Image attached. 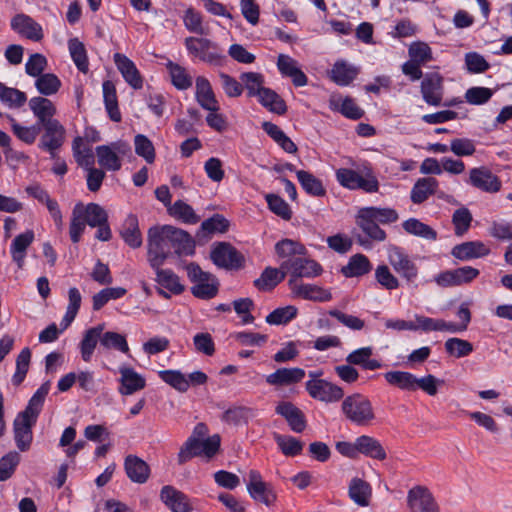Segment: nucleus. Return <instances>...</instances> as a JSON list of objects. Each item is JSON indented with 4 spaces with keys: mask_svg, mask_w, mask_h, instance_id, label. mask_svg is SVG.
I'll list each match as a JSON object with an SVG mask.
<instances>
[{
    "mask_svg": "<svg viewBox=\"0 0 512 512\" xmlns=\"http://www.w3.org/2000/svg\"><path fill=\"white\" fill-rule=\"evenodd\" d=\"M188 53L212 65H220L224 59L218 45L208 38L187 37L184 40Z\"/></svg>",
    "mask_w": 512,
    "mask_h": 512,
    "instance_id": "nucleus-6",
    "label": "nucleus"
},
{
    "mask_svg": "<svg viewBox=\"0 0 512 512\" xmlns=\"http://www.w3.org/2000/svg\"><path fill=\"white\" fill-rule=\"evenodd\" d=\"M285 276L286 271L281 268L266 267L260 277L254 280V286L259 291H270L282 282Z\"/></svg>",
    "mask_w": 512,
    "mask_h": 512,
    "instance_id": "nucleus-37",
    "label": "nucleus"
},
{
    "mask_svg": "<svg viewBox=\"0 0 512 512\" xmlns=\"http://www.w3.org/2000/svg\"><path fill=\"white\" fill-rule=\"evenodd\" d=\"M305 377V371L302 368H279L275 372L266 376L265 381L271 386H290L299 383Z\"/></svg>",
    "mask_w": 512,
    "mask_h": 512,
    "instance_id": "nucleus-20",
    "label": "nucleus"
},
{
    "mask_svg": "<svg viewBox=\"0 0 512 512\" xmlns=\"http://www.w3.org/2000/svg\"><path fill=\"white\" fill-rule=\"evenodd\" d=\"M73 155L81 167L91 168L94 165V154L91 147L85 145L83 138L77 137L72 144Z\"/></svg>",
    "mask_w": 512,
    "mask_h": 512,
    "instance_id": "nucleus-51",
    "label": "nucleus"
},
{
    "mask_svg": "<svg viewBox=\"0 0 512 512\" xmlns=\"http://www.w3.org/2000/svg\"><path fill=\"white\" fill-rule=\"evenodd\" d=\"M438 181L432 177L420 178L416 181L411 190V201L421 204L436 193Z\"/></svg>",
    "mask_w": 512,
    "mask_h": 512,
    "instance_id": "nucleus-36",
    "label": "nucleus"
},
{
    "mask_svg": "<svg viewBox=\"0 0 512 512\" xmlns=\"http://www.w3.org/2000/svg\"><path fill=\"white\" fill-rule=\"evenodd\" d=\"M280 268L290 275L289 280L295 281H301V278H315L323 272L318 262L304 256L284 260Z\"/></svg>",
    "mask_w": 512,
    "mask_h": 512,
    "instance_id": "nucleus-9",
    "label": "nucleus"
},
{
    "mask_svg": "<svg viewBox=\"0 0 512 512\" xmlns=\"http://www.w3.org/2000/svg\"><path fill=\"white\" fill-rule=\"evenodd\" d=\"M156 271V281L160 286L174 294H181L184 286L180 283L179 277L170 269H154Z\"/></svg>",
    "mask_w": 512,
    "mask_h": 512,
    "instance_id": "nucleus-50",
    "label": "nucleus"
},
{
    "mask_svg": "<svg viewBox=\"0 0 512 512\" xmlns=\"http://www.w3.org/2000/svg\"><path fill=\"white\" fill-rule=\"evenodd\" d=\"M288 286L295 297L304 300L327 302L332 299V294L329 290L315 284H307L303 283L302 281L288 280Z\"/></svg>",
    "mask_w": 512,
    "mask_h": 512,
    "instance_id": "nucleus-17",
    "label": "nucleus"
},
{
    "mask_svg": "<svg viewBox=\"0 0 512 512\" xmlns=\"http://www.w3.org/2000/svg\"><path fill=\"white\" fill-rule=\"evenodd\" d=\"M490 249L481 241H468L453 247L451 254L459 260H470L488 255Z\"/></svg>",
    "mask_w": 512,
    "mask_h": 512,
    "instance_id": "nucleus-31",
    "label": "nucleus"
},
{
    "mask_svg": "<svg viewBox=\"0 0 512 512\" xmlns=\"http://www.w3.org/2000/svg\"><path fill=\"white\" fill-rule=\"evenodd\" d=\"M166 67L169 71L172 84L179 90H187L192 86V77L183 66L168 61Z\"/></svg>",
    "mask_w": 512,
    "mask_h": 512,
    "instance_id": "nucleus-49",
    "label": "nucleus"
},
{
    "mask_svg": "<svg viewBox=\"0 0 512 512\" xmlns=\"http://www.w3.org/2000/svg\"><path fill=\"white\" fill-rule=\"evenodd\" d=\"M31 360V351L29 348H24L21 350V352L18 354L16 358V371L14 375L12 376V383L15 386L20 385L29 370Z\"/></svg>",
    "mask_w": 512,
    "mask_h": 512,
    "instance_id": "nucleus-61",
    "label": "nucleus"
},
{
    "mask_svg": "<svg viewBox=\"0 0 512 512\" xmlns=\"http://www.w3.org/2000/svg\"><path fill=\"white\" fill-rule=\"evenodd\" d=\"M402 227L406 233L416 237L429 241H434L437 238V232L432 227L416 218H409L404 221Z\"/></svg>",
    "mask_w": 512,
    "mask_h": 512,
    "instance_id": "nucleus-47",
    "label": "nucleus"
},
{
    "mask_svg": "<svg viewBox=\"0 0 512 512\" xmlns=\"http://www.w3.org/2000/svg\"><path fill=\"white\" fill-rule=\"evenodd\" d=\"M159 377L179 392H186L189 388V380L178 370H163Z\"/></svg>",
    "mask_w": 512,
    "mask_h": 512,
    "instance_id": "nucleus-63",
    "label": "nucleus"
},
{
    "mask_svg": "<svg viewBox=\"0 0 512 512\" xmlns=\"http://www.w3.org/2000/svg\"><path fill=\"white\" fill-rule=\"evenodd\" d=\"M196 100L198 104L205 110L218 111L219 103L215 97L209 80L203 76L196 78Z\"/></svg>",
    "mask_w": 512,
    "mask_h": 512,
    "instance_id": "nucleus-24",
    "label": "nucleus"
},
{
    "mask_svg": "<svg viewBox=\"0 0 512 512\" xmlns=\"http://www.w3.org/2000/svg\"><path fill=\"white\" fill-rule=\"evenodd\" d=\"M372 269V264L370 263L367 256L363 254H355L350 257L347 265L343 266L341 272L346 277H359L369 273Z\"/></svg>",
    "mask_w": 512,
    "mask_h": 512,
    "instance_id": "nucleus-38",
    "label": "nucleus"
},
{
    "mask_svg": "<svg viewBox=\"0 0 512 512\" xmlns=\"http://www.w3.org/2000/svg\"><path fill=\"white\" fill-rule=\"evenodd\" d=\"M469 183L486 193H497L502 187L499 177L486 167L472 168L469 172Z\"/></svg>",
    "mask_w": 512,
    "mask_h": 512,
    "instance_id": "nucleus-16",
    "label": "nucleus"
},
{
    "mask_svg": "<svg viewBox=\"0 0 512 512\" xmlns=\"http://www.w3.org/2000/svg\"><path fill=\"white\" fill-rule=\"evenodd\" d=\"M407 504L412 512H439L432 494L424 486H415L408 491Z\"/></svg>",
    "mask_w": 512,
    "mask_h": 512,
    "instance_id": "nucleus-15",
    "label": "nucleus"
},
{
    "mask_svg": "<svg viewBox=\"0 0 512 512\" xmlns=\"http://www.w3.org/2000/svg\"><path fill=\"white\" fill-rule=\"evenodd\" d=\"M388 261L394 271L406 282L414 283L417 280L418 267L401 248L390 246L388 248Z\"/></svg>",
    "mask_w": 512,
    "mask_h": 512,
    "instance_id": "nucleus-11",
    "label": "nucleus"
},
{
    "mask_svg": "<svg viewBox=\"0 0 512 512\" xmlns=\"http://www.w3.org/2000/svg\"><path fill=\"white\" fill-rule=\"evenodd\" d=\"M124 467L128 478L134 483L143 484L149 478L148 464L135 455H128L125 458Z\"/></svg>",
    "mask_w": 512,
    "mask_h": 512,
    "instance_id": "nucleus-29",
    "label": "nucleus"
},
{
    "mask_svg": "<svg viewBox=\"0 0 512 512\" xmlns=\"http://www.w3.org/2000/svg\"><path fill=\"white\" fill-rule=\"evenodd\" d=\"M129 151L130 146L122 141L100 145L95 149L98 164L109 171H118L121 168L120 155H125Z\"/></svg>",
    "mask_w": 512,
    "mask_h": 512,
    "instance_id": "nucleus-12",
    "label": "nucleus"
},
{
    "mask_svg": "<svg viewBox=\"0 0 512 512\" xmlns=\"http://www.w3.org/2000/svg\"><path fill=\"white\" fill-rule=\"evenodd\" d=\"M336 179L340 185L352 190L362 189L365 192L373 193L377 192L379 188L378 180L373 175L363 177L358 172L347 168L338 169Z\"/></svg>",
    "mask_w": 512,
    "mask_h": 512,
    "instance_id": "nucleus-13",
    "label": "nucleus"
},
{
    "mask_svg": "<svg viewBox=\"0 0 512 512\" xmlns=\"http://www.w3.org/2000/svg\"><path fill=\"white\" fill-rule=\"evenodd\" d=\"M187 276L194 285L191 293L199 299H211L217 295L219 283L209 272L203 271L196 263L186 266Z\"/></svg>",
    "mask_w": 512,
    "mask_h": 512,
    "instance_id": "nucleus-4",
    "label": "nucleus"
},
{
    "mask_svg": "<svg viewBox=\"0 0 512 512\" xmlns=\"http://www.w3.org/2000/svg\"><path fill=\"white\" fill-rule=\"evenodd\" d=\"M257 98L262 106L273 113L283 115L287 111L285 101L270 88H264Z\"/></svg>",
    "mask_w": 512,
    "mask_h": 512,
    "instance_id": "nucleus-43",
    "label": "nucleus"
},
{
    "mask_svg": "<svg viewBox=\"0 0 512 512\" xmlns=\"http://www.w3.org/2000/svg\"><path fill=\"white\" fill-rule=\"evenodd\" d=\"M84 207L85 209H83V217L89 226L96 227L97 225L107 222L108 215L104 208H102L99 204L89 203Z\"/></svg>",
    "mask_w": 512,
    "mask_h": 512,
    "instance_id": "nucleus-64",
    "label": "nucleus"
},
{
    "mask_svg": "<svg viewBox=\"0 0 512 512\" xmlns=\"http://www.w3.org/2000/svg\"><path fill=\"white\" fill-rule=\"evenodd\" d=\"M275 252L285 260L305 256L307 250L303 244L292 239H283L276 243Z\"/></svg>",
    "mask_w": 512,
    "mask_h": 512,
    "instance_id": "nucleus-46",
    "label": "nucleus"
},
{
    "mask_svg": "<svg viewBox=\"0 0 512 512\" xmlns=\"http://www.w3.org/2000/svg\"><path fill=\"white\" fill-rule=\"evenodd\" d=\"M408 54L411 61L425 65L433 59L432 50L425 42L417 41L410 44Z\"/></svg>",
    "mask_w": 512,
    "mask_h": 512,
    "instance_id": "nucleus-57",
    "label": "nucleus"
},
{
    "mask_svg": "<svg viewBox=\"0 0 512 512\" xmlns=\"http://www.w3.org/2000/svg\"><path fill=\"white\" fill-rule=\"evenodd\" d=\"M246 487L249 496L254 501L266 507L273 506L277 501V494L274 487L270 483L265 482L257 470L249 471L246 479Z\"/></svg>",
    "mask_w": 512,
    "mask_h": 512,
    "instance_id": "nucleus-8",
    "label": "nucleus"
},
{
    "mask_svg": "<svg viewBox=\"0 0 512 512\" xmlns=\"http://www.w3.org/2000/svg\"><path fill=\"white\" fill-rule=\"evenodd\" d=\"M50 390V382L43 383L30 398L26 408L17 414L13 422V435L17 448L21 452L30 449L33 432L38 416L42 410L44 400Z\"/></svg>",
    "mask_w": 512,
    "mask_h": 512,
    "instance_id": "nucleus-1",
    "label": "nucleus"
},
{
    "mask_svg": "<svg viewBox=\"0 0 512 512\" xmlns=\"http://www.w3.org/2000/svg\"><path fill=\"white\" fill-rule=\"evenodd\" d=\"M100 345L103 349H115L125 354L129 352L126 337L117 332H101Z\"/></svg>",
    "mask_w": 512,
    "mask_h": 512,
    "instance_id": "nucleus-54",
    "label": "nucleus"
},
{
    "mask_svg": "<svg viewBox=\"0 0 512 512\" xmlns=\"http://www.w3.org/2000/svg\"><path fill=\"white\" fill-rule=\"evenodd\" d=\"M348 493L354 503L366 507L370 503L372 489L368 482L356 477L350 481Z\"/></svg>",
    "mask_w": 512,
    "mask_h": 512,
    "instance_id": "nucleus-35",
    "label": "nucleus"
},
{
    "mask_svg": "<svg viewBox=\"0 0 512 512\" xmlns=\"http://www.w3.org/2000/svg\"><path fill=\"white\" fill-rule=\"evenodd\" d=\"M114 62L125 81L134 89H141L143 79L139 70L127 56L121 53L114 54Z\"/></svg>",
    "mask_w": 512,
    "mask_h": 512,
    "instance_id": "nucleus-21",
    "label": "nucleus"
},
{
    "mask_svg": "<svg viewBox=\"0 0 512 512\" xmlns=\"http://www.w3.org/2000/svg\"><path fill=\"white\" fill-rule=\"evenodd\" d=\"M102 88L105 107L110 119L114 122H120L121 113L118 109L117 95L114 84L111 81H105L102 85Z\"/></svg>",
    "mask_w": 512,
    "mask_h": 512,
    "instance_id": "nucleus-48",
    "label": "nucleus"
},
{
    "mask_svg": "<svg viewBox=\"0 0 512 512\" xmlns=\"http://www.w3.org/2000/svg\"><path fill=\"white\" fill-rule=\"evenodd\" d=\"M34 238V232L32 230H26L17 235L11 243L10 254L19 269H23L25 265L27 249L33 243Z\"/></svg>",
    "mask_w": 512,
    "mask_h": 512,
    "instance_id": "nucleus-25",
    "label": "nucleus"
},
{
    "mask_svg": "<svg viewBox=\"0 0 512 512\" xmlns=\"http://www.w3.org/2000/svg\"><path fill=\"white\" fill-rule=\"evenodd\" d=\"M277 67L282 75L292 79L295 86L302 87L307 84L306 75L300 70L298 62L292 57L280 54L277 59Z\"/></svg>",
    "mask_w": 512,
    "mask_h": 512,
    "instance_id": "nucleus-26",
    "label": "nucleus"
},
{
    "mask_svg": "<svg viewBox=\"0 0 512 512\" xmlns=\"http://www.w3.org/2000/svg\"><path fill=\"white\" fill-rule=\"evenodd\" d=\"M135 153L144 158L149 164L155 161V148L151 140L143 134H137L134 138Z\"/></svg>",
    "mask_w": 512,
    "mask_h": 512,
    "instance_id": "nucleus-62",
    "label": "nucleus"
},
{
    "mask_svg": "<svg viewBox=\"0 0 512 512\" xmlns=\"http://www.w3.org/2000/svg\"><path fill=\"white\" fill-rule=\"evenodd\" d=\"M356 448L358 449V454L361 453L377 460H384L386 458V452L381 443L371 436L362 435L356 438Z\"/></svg>",
    "mask_w": 512,
    "mask_h": 512,
    "instance_id": "nucleus-34",
    "label": "nucleus"
},
{
    "mask_svg": "<svg viewBox=\"0 0 512 512\" xmlns=\"http://www.w3.org/2000/svg\"><path fill=\"white\" fill-rule=\"evenodd\" d=\"M341 411L345 418L357 426H371L376 420L372 402L364 395L355 393L344 398Z\"/></svg>",
    "mask_w": 512,
    "mask_h": 512,
    "instance_id": "nucleus-3",
    "label": "nucleus"
},
{
    "mask_svg": "<svg viewBox=\"0 0 512 512\" xmlns=\"http://www.w3.org/2000/svg\"><path fill=\"white\" fill-rule=\"evenodd\" d=\"M35 86L40 94L50 96L58 92L61 81L55 74L45 73L37 77Z\"/></svg>",
    "mask_w": 512,
    "mask_h": 512,
    "instance_id": "nucleus-56",
    "label": "nucleus"
},
{
    "mask_svg": "<svg viewBox=\"0 0 512 512\" xmlns=\"http://www.w3.org/2000/svg\"><path fill=\"white\" fill-rule=\"evenodd\" d=\"M444 93L443 77L436 72L427 73L421 82L423 100L431 106L442 104Z\"/></svg>",
    "mask_w": 512,
    "mask_h": 512,
    "instance_id": "nucleus-14",
    "label": "nucleus"
},
{
    "mask_svg": "<svg viewBox=\"0 0 512 512\" xmlns=\"http://www.w3.org/2000/svg\"><path fill=\"white\" fill-rule=\"evenodd\" d=\"M160 498L172 512H191L192 508L187 496L172 486H164Z\"/></svg>",
    "mask_w": 512,
    "mask_h": 512,
    "instance_id": "nucleus-23",
    "label": "nucleus"
},
{
    "mask_svg": "<svg viewBox=\"0 0 512 512\" xmlns=\"http://www.w3.org/2000/svg\"><path fill=\"white\" fill-rule=\"evenodd\" d=\"M29 108L40 125L57 120L53 118L56 114V107L48 98L42 96L31 98L29 100Z\"/></svg>",
    "mask_w": 512,
    "mask_h": 512,
    "instance_id": "nucleus-27",
    "label": "nucleus"
},
{
    "mask_svg": "<svg viewBox=\"0 0 512 512\" xmlns=\"http://www.w3.org/2000/svg\"><path fill=\"white\" fill-rule=\"evenodd\" d=\"M262 128L285 152H297L295 143L276 124L266 121L262 123Z\"/></svg>",
    "mask_w": 512,
    "mask_h": 512,
    "instance_id": "nucleus-42",
    "label": "nucleus"
},
{
    "mask_svg": "<svg viewBox=\"0 0 512 512\" xmlns=\"http://www.w3.org/2000/svg\"><path fill=\"white\" fill-rule=\"evenodd\" d=\"M11 128L13 133L26 144H33L38 137L41 126L40 124H34L31 126H22L14 118H10Z\"/></svg>",
    "mask_w": 512,
    "mask_h": 512,
    "instance_id": "nucleus-55",
    "label": "nucleus"
},
{
    "mask_svg": "<svg viewBox=\"0 0 512 512\" xmlns=\"http://www.w3.org/2000/svg\"><path fill=\"white\" fill-rule=\"evenodd\" d=\"M171 244L166 238L165 226L152 227L148 231V262L153 269L164 264L170 254Z\"/></svg>",
    "mask_w": 512,
    "mask_h": 512,
    "instance_id": "nucleus-5",
    "label": "nucleus"
},
{
    "mask_svg": "<svg viewBox=\"0 0 512 512\" xmlns=\"http://www.w3.org/2000/svg\"><path fill=\"white\" fill-rule=\"evenodd\" d=\"M444 346L446 352L455 358L466 357L473 351V345L469 341L461 338H449L446 340Z\"/></svg>",
    "mask_w": 512,
    "mask_h": 512,
    "instance_id": "nucleus-59",
    "label": "nucleus"
},
{
    "mask_svg": "<svg viewBox=\"0 0 512 512\" xmlns=\"http://www.w3.org/2000/svg\"><path fill=\"white\" fill-rule=\"evenodd\" d=\"M208 427L204 423H198L191 435L180 447L177 454V462L183 465L193 457L204 456L207 460L212 459L219 451L221 438L218 434L206 437Z\"/></svg>",
    "mask_w": 512,
    "mask_h": 512,
    "instance_id": "nucleus-2",
    "label": "nucleus"
},
{
    "mask_svg": "<svg viewBox=\"0 0 512 512\" xmlns=\"http://www.w3.org/2000/svg\"><path fill=\"white\" fill-rule=\"evenodd\" d=\"M43 129L38 147L50 154V157L56 159L57 151L61 148L65 141L66 129L58 121L47 122L40 125Z\"/></svg>",
    "mask_w": 512,
    "mask_h": 512,
    "instance_id": "nucleus-10",
    "label": "nucleus"
},
{
    "mask_svg": "<svg viewBox=\"0 0 512 512\" xmlns=\"http://www.w3.org/2000/svg\"><path fill=\"white\" fill-rule=\"evenodd\" d=\"M287 421L289 427L297 433L306 428V419L303 412L291 402H280L275 409Z\"/></svg>",
    "mask_w": 512,
    "mask_h": 512,
    "instance_id": "nucleus-22",
    "label": "nucleus"
},
{
    "mask_svg": "<svg viewBox=\"0 0 512 512\" xmlns=\"http://www.w3.org/2000/svg\"><path fill=\"white\" fill-rule=\"evenodd\" d=\"M71 57L77 68L86 73L88 71V60L86 50L82 42L77 38L70 39L68 42Z\"/></svg>",
    "mask_w": 512,
    "mask_h": 512,
    "instance_id": "nucleus-60",
    "label": "nucleus"
},
{
    "mask_svg": "<svg viewBox=\"0 0 512 512\" xmlns=\"http://www.w3.org/2000/svg\"><path fill=\"white\" fill-rule=\"evenodd\" d=\"M297 179L304 191L315 197H322L326 194L322 181L308 171H296Z\"/></svg>",
    "mask_w": 512,
    "mask_h": 512,
    "instance_id": "nucleus-45",
    "label": "nucleus"
},
{
    "mask_svg": "<svg viewBox=\"0 0 512 512\" xmlns=\"http://www.w3.org/2000/svg\"><path fill=\"white\" fill-rule=\"evenodd\" d=\"M83 207V204L78 203L74 206L72 212V220L70 224V237L72 242L74 243L79 242L81 235L84 232L85 226L87 224L83 217Z\"/></svg>",
    "mask_w": 512,
    "mask_h": 512,
    "instance_id": "nucleus-58",
    "label": "nucleus"
},
{
    "mask_svg": "<svg viewBox=\"0 0 512 512\" xmlns=\"http://www.w3.org/2000/svg\"><path fill=\"white\" fill-rule=\"evenodd\" d=\"M168 213L187 224H196L200 218L195 213L194 209L182 200H177L168 208Z\"/></svg>",
    "mask_w": 512,
    "mask_h": 512,
    "instance_id": "nucleus-52",
    "label": "nucleus"
},
{
    "mask_svg": "<svg viewBox=\"0 0 512 512\" xmlns=\"http://www.w3.org/2000/svg\"><path fill=\"white\" fill-rule=\"evenodd\" d=\"M120 235L124 242L133 249L142 245V234L139 229L138 218L135 215L130 214L125 218L120 229Z\"/></svg>",
    "mask_w": 512,
    "mask_h": 512,
    "instance_id": "nucleus-33",
    "label": "nucleus"
},
{
    "mask_svg": "<svg viewBox=\"0 0 512 512\" xmlns=\"http://www.w3.org/2000/svg\"><path fill=\"white\" fill-rule=\"evenodd\" d=\"M356 223L370 239L379 242L385 240V231L363 209L358 212Z\"/></svg>",
    "mask_w": 512,
    "mask_h": 512,
    "instance_id": "nucleus-39",
    "label": "nucleus"
},
{
    "mask_svg": "<svg viewBox=\"0 0 512 512\" xmlns=\"http://www.w3.org/2000/svg\"><path fill=\"white\" fill-rule=\"evenodd\" d=\"M255 409L246 406H233L227 409L221 419L230 425H240L247 423L250 419L256 417Z\"/></svg>",
    "mask_w": 512,
    "mask_h": 512,
    "instance_id": "nucleus-41",
    "label": "nucleus"
},
{
    "mask_svg": "<svg viewBox=\"0 0 512 512\" xmlns=\"http://www.w3.org/2000/svg\"><path fill=\"white\" fill-rule=\"evenodd\" d=\"M11 27L17 33L34 41H38L43 37L41 26L31 17L23 14L16 15L11 20Z\"/></svg>",
    "mask_w": 512,
    "mask_h": 512,
    "instance_id": "nucleus-28",
    "label": "nucleus"
},
{
    "mask_svg": "<svg viewBox=\"0 0 512 512\" xmlns=\"http://www.w3.org/2000/svg\"><path fill=\"white\" fill-rule=\"evenodd\" d=\"M104 328V324H98L84 332L83 338L79 343L80 354L83 361H91L93 353L97 347V343L100 342L101 332L104 331Z\"/></svg>",
    "mask_w": 512,
    "mask_h": 512,
    "instance_id": "nucleus-30",
    "label": "nucleus"
},
{
    "mask_svg": "<svg viewBox=\"0 0 512 512\" xmlns=\"http://www.w3.org/2000/svg\"><path fill=\"white\" fill-rule=\"evenodd\" d=\"M211 259L215 265L221 268H239L242 264V256L229 243H219L211 252Z\"/></svg>",
    "mask_w": 512,
    "mask_h": 512,
    "instance_id": "nucleus-18",
    "label": "nucleus"
},
{
    "mask_svg": "<svg viewBox=\"0 0 512 512\" xmlns=\"http://www.w3.org/2000/svg\"><path fill=\"white\" fill-rule=\"evenodd\" d=\"M119 372L121 374L119 392L122 395H131L145 387L144 377L134 369L123 366L120 367Z\"/></svg>",
    "mask_w": 512,
    "mask_h": 512,
    "instance_id": "nucleus-32",
    "label": "nucleus"
},
{
    "mask_svg": "<svg viewBox=\"0 0 512 512\" xmlns=\"http://www.w3.org/2000/svg\"><path fill=\"white\" fill-rule=\"evenodd\" d=\"M357 68L349 65L347 62L337 61L330 71V78L333 82L340 86L349 85L357 76Z\"/></svg>",
    "mask_w": 512,
    "mask_h": 512,
    "instance_id": "nucleus-40",
    "label": "nucleus"
},
{
    "mask_svg": "<svg viewBox=\"0 0 512 512\" xmlns=\"http://www.w3.org/2000/svg\"><path fill=\"white\" fill-rule=\"evenodd\" d=\"M240 81L243 86L247 90V95L249 97H257L261 91L265 88L264 85V76L258 72H244L240 75Z\"/></svg>",
    "mask_w": 512,
    "mask_h": 512,
    "instance_id": "nucleus-53",
    "label": "nucleus"
},
{
    "mask_svg": "<svg viewBox=\"0 0 512 512\" xmlns=\"http://www.w3.org/2000/svg\"><path fill=\"white\" fill-rule=\"evenodd\" d=\"M388 384L404 391H415L416 376L407 371H389L384 374Z\"/></svg>",
    "mask_w": 512,
    "mask_h": 512,
    "instance_id": "nucleus-44",
    "label": "nucleus"
},
{
    "mask_svg": "<svg viewBox=\"0 0 512 512\" xmlns=\"http://www.w3.org/2000/svg\"><path fill=\"white\" fill-rule=\"evenodd\" d=\"M322 372H310L311 379L306 382V390L309 395L318 401L332 403L339 401L344 396L341 387L324 379H318Z\"/></svg>",
    "mask_w": 512,
    "mask_h": 512,
    "instance_id": "nucleus-7",
    "label": "nucleus"
},
{
    "mask_svg": "<svg viewBox=\"0 0 512 512\" xmlns=\"http://www.w3.org/2000/svg\"><path fill=\"white\" fill-rule=\"evenodd\" d=\"M166 238L178 255H192L195 249L193 238L184 230L165 225Z\"/></svg>",
    "mask_w": 512,
    "mask_h": 512,
    "instance_id": "nucleus-19",
    "label": "nucleus"
}]
</instances>
